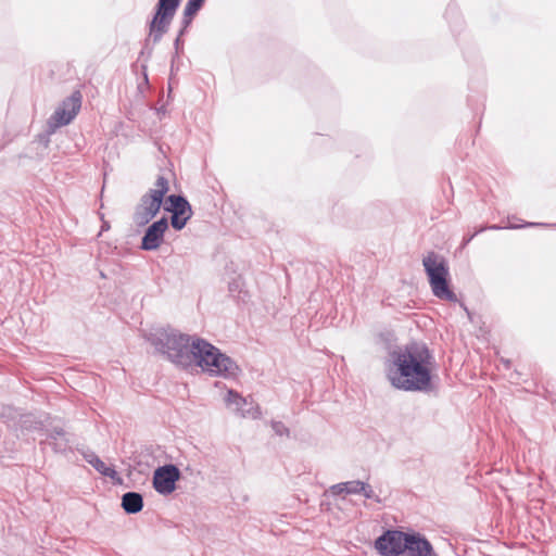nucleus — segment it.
Returning <instances> with one entry per match:
<instances>
[{
  "instance_id": "f257e3e1",
  "label": "nucleus",
  "mask_w": 556,
  "mask_h": 556,
  "mask_svg": "<svg viewBox=\"0 0 556 556\" xmlns=\"http://www.w3.org/2000/svg\"><path fill=\"white\" fill-rule=\"evenodd\" d=\"M387 376L391 384L403 391L432 390L433 356L425 343L410 342L390 353Z\"/></svg>"
},
{
  "instance_id": "f03ea898",
  "label": "nucleus",
  "mask_w": 556,
  "mask_h": 556,
  "mask_svg": "<svg viewBox=\"0 0 556 556\" xmlns=\"http://www.w3.org/2000/svg\"><path fill=\"white\" fill-rule=\"evenodd\" d=\"M199 366L211 376L235 378L240 372L237 363L204 339L192 340L191 367Z\"/></svg>"
},
{
  "instance_id": "7ed1b4c3",
  "label": "nucleus",
  "mask_w": 556,
  "mask_h": 556,
  "mask_svg": "<svg viewBox=\"0 0 556 556\" xmlns=\"http://www.w3.org/2000/svg\"><path fill=\"white\" fill-rule=\"evenodd\" d=\"M192 338L170 330H159L148 337V341L166 359L181 368L191 367Z\"/></svg>"
},
{
  "instance_id": "20e7f679",
  "label": "nucleus",
  "mask_w": 556,
  "mask_h": 556,
  "mask_svg": "<svg viewBox=\"0 0 556 556\" xmlns=\"http://www.w3.org/2000/svg\"><path fill=\"white\" fill-rule=\"evenodd\" d=\"M422 265L428 276L433 295L440 300L457 302V295L448 286L450 273L445 258L434 251H430L422 258Z\"/></svg>"
},
{
  "instance_id": "39448f33",
  "label": "nucleus",
  "mask_w": 556,
  "mask_h": 556,
  "mask_svg": "<svg viewBox=\"0 0 556 556\" xmlns=\"http://www.w3.org/2000/svg\"><path fill=\"white\" fill-rule=\"evenodd\" d=\"M168 190V180L164 176H159L154 182V188L146 192L136 206L134 222L137 226H144L156 216Z\"/></svg>"
},
{
  "instance_id": "423d86ee",
  "label": "nucleus",
  "mask_w": 556,
  "mask_h": 556,
  "mask_svg": "<svg viewBox=\"0 0 556 556\" xmlns=\"http://www.w3.org/2000/svg\"><path fill=\"white\" fill-rule=\"evenodd\" d=\"M180 2L181 0H159L156 2L154 15L149 24V37L153 43H159L168 31Z\"/></svg>"
},
{
  "instance_id": "0eeeda50",
  "label": "nucleus",
  "mask_w": 556,
  "mask_h": 556,
  "mask_svg": "<svg viewBox=\"0 0 556 556\" xmlns=\"http://www.w3.org/2000/svg\"><path fill=\"white\" fill-rule=\"evenodd\" d=\"M83 96L80 91H74L65 98L48 121L49 128L54 130L68 125L78 114L81 108Z\"/></svg>"
},
{
  "instance_id": "6e6552de",
  "label": "nucleus",
  "mask_w": 556,
  "mask_h": 556,
  "mask_svg": "<svg viewBox=\"0 0 556 556\" xmlns=\"http://www.w3.org/2000/svg\"><path fill=\"white\" fill-rule=\"evenodd\" d=\"M164 210L172 213L170 225L175 230H181L193 214L190 203L180 194L168 195Z\"/></svg>"
},
{
  "instance_id": "1a4fd4ad",
  "label": "nucleus",
  "mask_w": 556,
  "mask_h": 556,
  "mask_svg": "<svg viewBox=\"0 0 556 556\" xmlns=\"http://www.w3.org/2000/svg\"><path fill=\"white\" fill-rule=\"evenodd\" d=\"M408 534L399 530H387L375 541V548L381 556L403 555V545L406 544Z\"/></svg>"
},
{
  "instance_id": "9d476101",
  "label": "nucleus",
  "mask_w": 556,
  "mask_h": 556,
  "mask_svg": "<svg viewBox=\"0 0 556 556\" xmlns=\"http://www.w3.org/2000/svg\"><path fill=\"white\" fill-rule=\"evenodd\" d=\"M225 403L237 416L241 418L258 419L261 418V407L251 397H243L235 390H229L225 397Z\"/></svg>"
},
{
  "instance_id": "9b49d317",
  "label": "nucleus",
  "mask_w": 556,
  "mask_h": 556,
  "mask_svg": "<svg viewBox=\"0 0 556 556\" xmlns=\"http://www.w3.org/2000/svg\"><path fill=\"white\" fill-rule=\"evenodd\" d=\"M180 470L176 465L167 464L160 466L153 473V488L162 495H168L176 489V482L180 479Z\"/></svg>"
},
{
  "instance_id": "f8f14e48",
  "label": "nucleus",
  "mask_w": 556,
  "mask_h": 556,
  "mask_svg": "<svg viewBox=\"0 0 556 556\" xmlns=\"http://www.w3.org/2000/svg\"><path fill=\"white\" fill-rule=\"evenodd\" d=\"M168 228V220L162 217L152 223L146 230L140 248L144 251H154L163 242L164 233Z\"/></svg>"
},
{
  "instance_id": "ddd939ff",
  "label": "nucleus",
  "mask_w": 556,
  "mask_h": 556,
  "mask_svg": "<svg viewBox=\"0 0 556 556\" xmlns=\"http://www.w3.org/2000/svg\"><path fill=\"white\" fill-rule=\"evenodd\" d=\"M46 437V441L42 443H48L55 453L64 454L72 450L73 435L63 428L54 427L49 429Z\"/></svg>"
},
{
  "instance_id": "4468645a",
  "label": "nucleus",
  "mask_w": 556,
  "mask_h": 556,
  "mask_svg": "<svg viewBox=\"0 0 556 556\" xmlns=\"http://www.w3.org/2000/svg\"><path fill=\"white\" fill-rule=\"evenodd\" d=\"M85 460L90 464L98 472H100L104 477H109L112 480H121L117 471L114 467L108 466L104 462L100 459V457L90 452L84 455Z\"/></svg>"
},
{
  "instance_id": "2eb2a0df",
  "label": "nucleus",
  "mask_w": 556,
  "mask_h": 556,
  "mask_svg": "<svg viewBox=\"0 0 556 556\" xmlns=\"http://www.w3.org/2000/svg\"><path fill=\"white\" fill-rule=\"evenodd\" d=\"M122 507L127 514H137L143 508V497L137 492H127L122 496Z\"/></svg>"
},
{
  "instance_id": "dca6fc26",
  "label": "nucleus",
  "mask_w": 556,
  "mask_h": 556,
  "mask_svg": "<svg viewBox=\"0 0 556 556\" xmlns=\"http://www.w3.org/2000/svg\"><path fill=\"white\" fill-rule=\"evenodd\" d=\"M543 224H538V223H527L522 226H517V225H510V226H507L506 228H510V229H517V228H520V227H533V226H542ZM504 227H501L498 225H491V226H484V227H481L479 228L476 232H473L472 235H468V236H465L463 238V243L462 245L463 247H466L478 233L480 232H483L484 230L486 229H490V230H498V229H503Z\"/></svg>"
},
{
  "instance_id": "f3484780",
  "label": "nucleus",
  "mask_w": 556,
  "mask_h": 556,
  "mask_svg": "<svg viewBox=\"0 0 556 556\" xmlns=\"http://www.w3.org/2000/svg\"><path fill=\"white\" fill-rule=\"evenodd\" d=\"M195 15V13L190 12L187 9H184L182 17L180 21L179 36H184L188 31V28L190 27Z\"/></svg>"
},
{
  "instance_id": "a211bd4d",
  "label": "nucleus",
  "mask_w": 556,
  "mask_h": 556,
  "mask_svg": "<svg viewBox=\"0 0 556 556\" xmlns=\"http://www.w3.org/2000/svg\"><path fill=\"white\" fill-rule=\"evenodd\" d=\"M21 414L12 406L3 405L0 407V417L5 421H14Z\"/></svg>"
},
{
  "instance_id": "6ab92c4d",
  "label": "nucleus",
  "mask_w": 556,
  "mask_h": 556,
  "mask_svg": "<svg viewBox=\"0 0 556 556\" xmlns=\"http://www.w3.org/2000/svg\"><path fill=\"white\" fill-rule=\"evenodd\" d=\"M344 484L345 494H361L364 490V482L359 480L348 481Z\"/></svg>"
},
{
  "instance_id": "aec40b11",
  "label": "nucleus",
  "mask_w": 556,
  "mask_h": 556,
  "mask_svg": "<svg viewBox=\"0 0 556 556\" xmlns=\"http://www.w3.org/2000/svg\"><path fill=\"white\" fill-rule=\"evenodd\" d=\"M271 428L278 435H289V429L281 421H273Z\"/></svg>"
},
{
  "instance_id": "412c9836",
  "label": "nucleus",
  "mask_w": 556,
  "mask_h": 556,
  "mask_svg": "<svg viewBox=\"0 0 556 556\" xmlns=\"http://www.w3.org/2000/svg\"><path fill=\"white\" fill-rule=\"evenodd\" d=\"M361 494L366 498H375L377 502H380L379 497L375 495L372 488L366 482H364V490L361 491Z\"/></svg>"
},
{
  "instance_id": "4be33fe9",
  "label": "nucleus",
  "mask_w": 556,
  "mask_h": 556,
  "mask_svg": "<svg viewBox=\"0 0 556 556\" xmlns=\"http://www.w3.org/2000/svg\"><path fill=\"white\" fill-rule=\"evenodd\" d=\"M202 7H203V4L200 2H197L195 0H188L185 5V9L197 14L201 10Z\"/></svg>"
},
{
  "instance_id": "5701e85b",
  "label": "nucleus",
  "mask_w": 556,
  "mask_h": 556,
  "mask_svg": "<svg viewBox=\"0 0 556 556\" xmlns=\"http://www.w3.org/2000/svg\"><path fill=\"white\" fill-rule=\"evenodd\" d=\"M202 7H203V4L200 2H197L195 0H188L185 5V9L197 14L201 10Z\"/></svg>"
},
{
  "instance_id": "b1692460",
  "label": "nucleus",
  "mask_w": 556,
  "mask_h": 556,
  "mask_svg": "<svg viewBox=\"0 0 556 556\" xmlns=\"http://www.w3.org/2000/svg\"><path fill=\"white\" fill-rule=\"evenodd\" d=\"M344 485H345L344 482L333 484L330 486V492L333 495H340L342 493H345Z\"/></svg>"
},
{
  "instance_id": "393cba45",
  "label": "nucleus",
  "mask_w": 556,
  "mask_h": 556,
  "mask_svg": "<svg viewBox=\"0 0 556 556\" xmlns=\"http://www.w3.org/2000/svg\"><path fill=\"white\" fill-rule=\"evenodd\" d=\"M181 38H182V36H179V34H178L176 39H175V41H174V48H175L176 54H178L179 51L184 47V40Z\"/></svg>"
},
{
  "instance_id": "a878e982",
  "label": "nucleus",
  "mask_w": 556,
  "mask_h": 556,
  "mask_svg": "<svg viewBox=\"0 0 556 556\" xmlns=\"http://www.w3.org/2000/svg\"><path fill=\"white\" fill-rule=\"evenodd\" d=\"M240 279H233L231 282H229V292L233 293L236 291L240 292Z\"/></svg>"
},
{
  "instance_id": "bb28decb",
  "label": "nucleus",
  "mask_w": 556,
  "mask_h": 556,
  "mask_svg": "<svg viewBox=\"0 0 556 556\" xmlns=\"http://www.w3.org/2000/svg\"><path fill=\"white\" fill-rule=\"evenodd\" d=\"M106 229H109V224L106 222H104L102 225V230H106Z\"/></svg>"
},
{
  "instance_id": "cd10ccee",
  "label": "nucleus",
  "mask_w": 556,
  "mask_h": 556,
  "mask_svg": "<svg viewBox=\"0 0 556 556\" xmlns=\"http://www.w3.org/2000/svg\"><path fill=\"white\" fill-rule=\"evenodd\" d=\"M195 1H197V2H200V3H202V4H204V1H205V0H195Z\"/></svg>"
},
{
  "instance_id": "c85d7f7f",
  "label": "nucleus",
  "mask_w": 556,
  "mask_h": 556,
  "mask_svg": "<svg viewBox=\"0 0 556 556\" xmlns=\"http://www.w3.org/2000/svg\"><path fill=\"white\" fill-rule=\"evenodd\" d=\"M505 365H506V367L508 368V366H509V361H506V362H505Z\"/></svg>"
}]
</instances>
